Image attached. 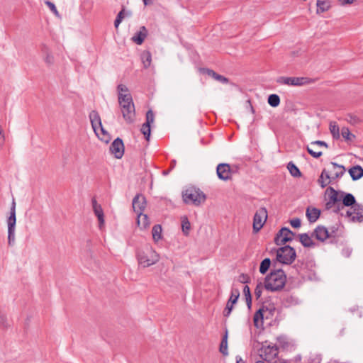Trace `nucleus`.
Here are the masks:
<instances>
[{"label": "nucleus", "mask_w": 363, "mask_h": 363, "mask_svg": "<svg viewBox=\"0 0 363 363\" xmlns=\"http://www.w3.org/2000/svg\"><path fill=\"white\" fill-rule=\"evenodd\" d=\"M118 104L124 120L128 123H133L135 120V110L131 94H119Z\"/></svg>", "instance_id": "nucleus-1"}, {"label": "nucleus", "mask_w": 363, "mask_h": 363, "mask_svg": "<svg viewBox=\"0 0 363 363\" xmlns=\"http://www.w3.org/2000/svg\"><path fill=\"white\" fill-rule=\"evenodd\" d=\"M286 275L282 269H277L267 275L264 281V288L269 291L281 290L285 285Z\"/></svg>", "instance_id": "nucleus-2"}, {"label": "nucleus", "mask_w": 363, "mask_h": 363, "mask_svg": "<svg viewBox=\"0 0 363 363\" xmlns=\"http://www.w3.org/2000/svg\"><path fill=\"white\" fill-rule=\"evenodd\" d=\"M183 201L186 204L199 206L204 203L206 195L199 189L191 187L182 192Z\"/></svg>", "instance_id": "nucleus-3"}, {"label": "nucleus", "mask_w": 363, "mask_h": 363, "mask_svg": "<svg viewBox=\"0 0 363 363\" xmlns=\"http://www.w3.org/2000/svg\"><path fill=\"white\" fill-rule=\"evenodd\" d=\"M16 201L13 199L10 208V215L7 218L6 223L8 225V244L12 246L15 243L16 224Z\"/></svg>", "instance_id": "nucleus-4"}, {"label": "nucleus", "mask_w": 363, "mask_h": 363, "mask_svg": "<svg viewBox=\"0 0 363 363\" xmlns=\"http://www.w3.org/2000/svg\"><path fill=\"white\" fill-rule=\"evenodd\" d=\"M296 250L289 245H285L277 250V259L280 263L291 264L296 259Z\"/></svg>", "instance_id": "nucleus-5"}, {"label": "nucleus", "mask_w": 363, "mask_h": 363, "mask_svg": "<svg viewBox=\"0 0 363 363\" xmlns=\"http://www.w3.org/2000/svg\"><path fill=\"white\" fill-rule=\"evenodd\" d=\"M138 262L143 267H150L159 260V256L152 248L146 252H139L137 255Z\"/></svg>", "instance_id": "nucleus-6"}, {"label": "nucleus", "mask_w": 363, "mask_h": 363, "mask_svg": "<svg viewBox=\"0 0 363 363\" xmlns=\"http://www.w3.org/2000/svg\"><path fill=\"white\" fill-rule=\"evenodd\" d=\"M340 191H336L333 187H328L327 189V193L328 195V200L325 203L326 209H331L335 207L334 209L335 213L340 212V206H341V198H340Z\"/></svg>", "instance_id": "nucleus-7"}, {"label": "nucleus", "mask_w": 363, "mask_h": 363, "mask_svg": "<svg viewBox=\"0 0 363 363\" xmlns=\"http://www.w3.org/2000/svg\"><path fill=\"white\" fill-rule=\"evenodd\" d=\"M278 353V347L276 345H263L259 350L260 357L267 363H272L274 360H277Z\"/></svg>", "instance_id": "nucleus-8"}, {"label": "nucleus", "mask_w": 363, "mask_h": 363, "mask_svg": "<svg viewBox=\"0 0 363 363\" xmlns=\"http://www.w3.org/2000/svg\"><path fill=\"white\" fill-rule=\"evenodd\" d=\"M295 233L286 227L281 228L274 238V242L277 245H283L293 240Z\"/></svg>", "instance_id": "nucleus-9"}, {"label": "nucleus", "mask_w": 363, "mask_h": 363, "mask_svg": "<svg viewBox=\"0 0 363 363\" xmlns=\"http://www.w3.org/2000/svg\"><path fill=\"white\" fill-rule=\"evenodd\" d=\"M267 218V211L265 208H259L253 218V231L257 233L262 228Z\"/></svg>", "instance_id": "nucleus-10"}, {"label": "nucleus", "mask_w": 363, "mask_h": 363, "mask_svg": "<svg viewBox=\"0 0 363 363\" xmlns=\"http://www.w3.org/2000/svg\"><path fill=\"white\" fill-rule=\"evenodd\" d=\"M278 83L289 86H303L312 82V79L308 77H281L277 80Z\"/></svg>", "instance_id": "nucleus-11"}, {"label": "nucleus", "mask_w": 363, "mask_h": 363, "mask_svg": "<svg viewBox=\"0 0 363 363\" xmlns=\"http://www.w3.org/2000/svg\"><path fill=\"white\" fill-rule=\"evenodd\" d=\"M346 216L350 218L352 222L363 221V206L359 203L355 204L350 210L346 211Z\"/></svg>", "instance_id": "nucleus-12"}, {"label": "nucleus", "mask_w": 363, "mask_h": 363, "mask_svg": "<svg viewBox=\"0 0 363 363\" xmlns=\"http://www.w3.org/2000/svg\"><path fill=\"white\" fill-rule=\"evenodd\" d=\"M110 151L117 159H121L124 154V145L123 140L117 138L110 145Z\"/></svg>", "instance_id": "nucleus-13"}, {"label": "nucleus", "mask_w": 363, "mask_h": 363, "mask_svg": "<svg viewBox=\"0 0 363 363\" xmlns=\"http://www.w3.org/2000/svg\"><path fill=\"white\" fill-rule=\"evenodd\" d=\"M218 177L223 181L231 179L232 171L230 166L227 163H220L216 167Z\"/></svg>", "instance_id": "nucleus-14"}, {"label": "nucleus", "mask_w": 363, "mask_h": 363, "mask_svg": "<svg viewBox=\"0 0 363 363\" xmlns=\"http://www.w3.org/2000/svg\"><path fill=\"white\" fill-rule=\"evenodd\" d=\"M341 198V206L340 211L343 210L346 207H352L357 204L356 199L353 194L350 193H346L345 191H340Z\"/></svg>", "instance_id": "nucleus-15"}, {"label": "nucleus", "mask_w": 363, "mask_h": 363, "mask_svg": "<svg viewBox=\"0 0 363 363\" xmlns=\"http://www.w3.org/2000/svg\"><path fill=\"white\" fill-rule=\"evenodd\" d=\"M133 208L136 213L143 212L146 206V199L141 194H137L133 199Z\"/></svg>", "instance_id": "nucleus-16"}, {"label": "nucleus", "mask_w": 363, "mask_h": 363, "mask_svg": "<svg viewBox=\"0 0 363 363\" xmlns=\"http://www.w3.org/2000/svg\"><path fill=\"white\" fill-rule=\"evenodd\" d=\"M312 236H314L318 240L323 242L326 239H329V230L325 226L318 225L315 228Z\"/></svg>", "instance_id": "nucleus-17"}, {"label": "nucleus", "mask_w": 363, "mask_h": 363, "mask_svg": "<svg viewBox=\"0 0 363 363\" xmlns=\"http://www.w3.org/2000/svg\"><path fill=\"white\" fill-rule=\"evenodd\" d=\"M89 119L94 131L98 136H99L98 133V127L101 126L102 123L99 113L94 110L91 111L89 113Z\"/></svg>", "instance_id": "nucleus-18"}, {"label": "nucleus", "mask_w": 363, "mask_h": 363, "mask_svg": "<svg viewBox=\"0 0 363 363\" xmlns=\"http://www.w3.org/2000/svg\"><path fill=\"white\" fill-rule=\"evenodd\" d=\"M147 33L148 32L145 26H141L140 30L132 37L131 40L137 45H141L147 36Z\"/></svg>", "instance_id": "nucleus-19"}, {"label": "nucleus", "mask_w": 363, "mask_h": 363, "mask_svg": "<svg viewBox=\"0 0 363 363\" xmlns=\"http://www.w3.org/2000/svg\"><path fill=\"white\" fill-rule=\"evenodd\" d=\"M93 210L94 212V214L98 218V220L99 221L100 226L104 223V211L101 206V205L98 204L96 200L95 199H93L91 201Z\"/></svg>", "instance_id": "nucleus-20"}, {"label": "nucleus", "mask_w": 363, "mask_h": 363, "mask_svg": "<svg viewBox=\"0 0 363 363\" xmlns=\"http://www.w3.org/2000/svg\"><path fill=\"white\" fill-rule=\"evenodd\" d=\"M306 217L310 223L315 222L320 214V211L316 208L308 207L306 209Z\"/></svg>", "instance_id": "nucleus-21"}, {"label": "nucleus", "mask_w": 363, "mask_h": 363, "mask_svg": "<svg viewBox=\"0 0 363 363\" xmlns=\"http://www.w3.org/2000/svg\"><path fill=\"white\" fill-rule=\"evenodd\" d=\"M352 180L356 181L363 177V168L359 165L352 167L349 169Z\"/></svg>", "instance_id": "nucleus-22"}, {"label": "nucleus", "mask_w": 363, "mask_h": 363, "mask_svg": "<svg viewBox=\"0 0 363 363\" xmlns=\"http://www.w3.org/2000/svg\"><path fill=\"white\" fill-rule=\"evenodd\" d=\"M203 72L205 74H207L208 76L211 77L212 78L215 79L216 80L223 83V84H227L228 82V79L225 77L217 74L216 72H214L212 69H203Z\"/></svg>", "instance_id": "nucleus-23"}, {"label": "nucleus", "mask_w": 363, "mask_h": 363, "mask_svg": "<svg viewBox=\"0 0 363 363\" xmlns=\"http://www.w3.org/2000/svg\"><path fill=\"white\" fill-rule=\"evenodd\" d=\"M299 240L301 243L305 247H313L315 242L312 240L311 238L307 233H302L299 235Z\"/></svg>", "instance_id": "nucleus-24"}, {"label": "nucleus", "mask_w": 363, "mask_h": 363, "mask_svg": "<svg viewBox=\"0 0 363 363\" xmlns=\"http://www.w3.org/2000/svg\"><path fill=\"white\" fill-rule=\"evenodd\" d=\"M138 226L142 228L145 229L149 225V218L146 214H143V212L138 213Z\"/></svg>", "instance_id": "nucleus-25"}, {"label": "nucleus", "mask_w": 363, "mask_h": 363, "mask_svg": "<svg viewBox=\"0 0 363 363\" xmlns=\"http://www.w3.org/2000/svg\"><path fill=\"white\" fill-rule=\"evenodd\" d=\"M264 308H259L254 315L253 321L256 328H259L263 324Z\"/></svg>", "instance_id": "nucleus-26"}, {"label": "nucleus", "mask_w": 363, "mask_h": 363, "mask_svg": "<svg viewBox=\"0 0 363 363\" xmlns=\"http://www.w3.org/2000/svg\"><path fill=\"white\" fill-rule=\"evenodd\" d=\"M329 230V239L330 242H337V238L340 236V232L339 228L336 226L331 227Z\"/></svg>", "instance_id": "nucleus-27"}, {"label": "nucleus", "mask_w": 363, "mask_h": 363, "mask_svg": "<svg viewBox=\"0 0 363 363\" xmlns=\"http://www.w3.org/2000/svg\"><path fill=\"white\" fill-rule=\"evenodd\" d=\"M331 165L333 166V170L335 171L334 176L332 177L333 179L341 177L344 174L345 172L344 166L337 164L336 162H331Z\"/></svg>", "instance_id": "nucleus-28"}, {"label": "nucleus", "mask_w": 363, "mask_h": 363, "mask_svg": "<svg viewBox=\"0 0 363 363\" xmlns=\"http://www.w3.org/2000/svg\"><path fill=\"white\" fill-rule=\"evenodd\" d=\"M162 227L160 225H155L152 230V238L155 242L162 238Z\"/></svg>", "instance_id": "nucleus-29"}, {"label": "nucleus", "mask_w": 363, "mask_h": 363, "mask_svg": "<svg viewBox=\"0 0 363 363\" xmlns=\"http://www.w3.org/2000/svg\"><path fill=\"white\" fill-rule=\"evenodd\" d=\"M287 168L293 177H299L301 176L299 169L292 162L288 163Z\"/></svg>", "instance_id": "nucleus-30"}, {"label": "nucleus", "mask_w": 363, "mask_h": 363, "mask_svg": "<svg viewBox=\"0 0 363 363\" xmlns=\"http://www.w3.org/2000/svg\"><path fill=\"white\" fill-rule=\"evenodd\" d=\"M239 297H240V289L238 288L235 287V285H233L231 289L230 296L229 298L228 301H230L233 303H236Z\"/></svg>", "instance_id": "nucleus-31"}, {"label": "nucleus", "mask_w": 363, "mask_h": 363, "mask_svg": "<svg viewBox=\"0 0 363 363\" xmlns=\"http://www.w3.org/2000/svg\"><path fill=\"white\" fill-rule=\"evenodd\" d=\"M317 13H323L328 11L330 8L329 2L326 1L318 0L316 3Z\"/></svg>", "instance_id": "nucleus-32"}, {"label": "nucleus", "mask_w": 363, "mask_h": 363, "mask_svg": "<svg viewBox=\"0 0 363 363\" xmlns=\"http://www.w3.org/2000/svg\"><path fill=\"white\" fill-rule=\"evenodd\" d=\"M141 58L143 60L144 67L147 68L150 65L152 61L151 53L149 51H145L143 52Z\"/></svg>", "instance_id": "nucleus-33"}, {"label": "nucleus", "mask_w": 363, "mask_h": 363, "mask_svg": "<svg viewBox=\"0 0 363 363\" xmlns=\"http://www.w3.org/2000/svg\"><path fill=\"white\" fill-rule=\"evenodd\" d=\"M268 104L272 107H277L280 104V98L277 94H272L268 96Z\"/></svg>", "instance_id": "nucleus-34"}, {"label": "nucleus", "mask_w": 363, "mask_h": 363, "mask_svg": "<svg viewBox=\"0 0 363 363\" xmlns=\"http://www.w3.org/2000/svg\"><path fill=\"white\" fill-rule=\"evenodd\" d=\"M271 265V260L269 258L264 259L260 263L259 272L264 274L269 269Z\"/></svg>", "instance_id": "nucleus-35"}, {"label": "nucleus", "mask_w": 363, "mask_h": 363, "mask_svg": "<svg viewBox=\"0 0 363 363\" xmlns=\"http://www.w3.org/2000/svg\"><path fill=\"white\" fill-rule=\"evenodd\" d=\"M228 340V333L226 331L225 335L223 336V337L222 339V341H221V343L220 345V352L223 355H227L228 354V340Z\"/></svg>", "instance_id": "nucleus-36"}, {"label": "nucleus", "mask_w": 363, "mask_h": 363, "mask_svg": "<svg viewBox=\"0 0 363 363\" xmlns=\"http://www.w3.org/2000/svg\"><path fill=\"white\" fill-rule=\"evenodd\" d=\"M330 131L335 139L340 138V128L339 126L335 122L330 123Z\"/></svg>", "instance_id": "nucleus-37"}, {"label": "nucleus", "mask_w": 363, "mask_h": 363, "mask_svg": "<svg viewBox=\"0 0 363 363\" xmlns=\"http://www.w3.org/2000/svg\"><path fill=\"white\" fill-rule=\"evenodd\" d=\"M345 120L352 125H356L361 123V120L359 117L351 113H349L346 116Z\"/></svg>", "instance_id": "nucleus-38"}, {"label": "nucleus", "mask_w": 363, "mask_h": 363, "mask_svg": "<svg viewBox=\"0 0 363 363\" xmlns=\"http://www.w3.org/2000/svg\"><path fill=\"white\" fill-rule=\"evenodd\" d=\"M141 133L144 135L146 140H150V133H151V125H148V123H143L141 128Z\"/></svg>", "instance_id": "nucleus-39"}, {"label": "nucleus", "mask_w": 363, "mask_h": 363, "mask_svg": "<svg viewBox=\"0 0 363 363\" xmlns=\"http://www.w3.org/2000/svg\"><path fill=\"white\" fill-rule=\"evenodd\" d=\"M191 228L190 222L186 217H184L182 220V228L185 235H189V232Z\"/></svg>", "instance_id": "nucleus-40"}, {"label": "nucleus", "mask_w": 363, "mask_h": 363, "mask_svg": "<svg viewBox=\"0 0 363 363\" xmlns=\"http://www.w3.org/2000/svg\"><path fill=\"white\" fill-rule=\"evenodd\" d=\"M342 136L346 140H351L352 138H354L355 136L352 134L349 130L348 128H342L341 130Z\"/></svg>", "instance_id": "nucleus-41"}, {"label": "nucleus", "mask_w": 363, "mask_h": 363, "mask_svg": "<svg viewBox=\"0 0 363 363\" xmlns=\"http://www.w3.org/2000/svg\"><path fill=\"white\" fill-rule=\"evenodd\" d=\"M315 147H311V144L306 147V150L314 158H318L322 155V152L315 151V149H313Z\"/></svg>", "instance_id": "nucleus-42"}, {"label": "nucleus", "mask_w": 363, "mask_h": 363, "mask_svg": "<svg viewBox=\"0 0 363 363\" xmlns=\"http://www.w3.org/2000/svg\"><path fill=\"white\" fill-rule=\"evenodd\" d=\"M234 304L235 303H233L230 301H228L227 302L226 306H225V309L223 311V315L225 317H228L230 315V314L231 313V311L233 310Z\"/></svg>", "instance_id": "nucleus-43"}, {"label": "nucleus", "mask_w": 363, "mask_h": 363, "mask_svg": "<svg viewBox=\"0 0 363 363\" xmlns=\"http://www.w3.org/2000/svg\"><path fill=\"white\" fill-rule=\"evenodd\" d=\"M155 120V114L152 110H149L146 113V121L145 123H148V125H151Z\"/></svg>", "instance_id": "nucleus-44"}, {"label": "nucleus", "mask_w": 363, "mask_h": 363, "mask_svg": "<svg viewBox=\"0 0 363 363\" xmlns=\"http://www.w3.org/2000/svg\"><path fill=\"white\" fill-rule=\"evenodd\" d=\"M45 3L55 16H59L58 11H57L55 5L52 2L50 1H46Z\"/></svg>", "instance_id": "nucleus-45"}, {"label": "nucleus", "mask_w": 363, "mask_h": 363, "mask_svg": "<svg viewBox=\"0 0 363 363\" xmlns=\"http://www.w3.org/2000/svg\"><path fill=\"white\" fill-rule=\"evenodd\" d=\"M131 12L130 11H125L124 9H123L117 15L116 18L119 20H121V21H123V19L125 18V15L128 16H131Z\"/></svg>", "instance_id": "nucleus-46"}, {"label": "nucleus", "mask_w": 363, "mask_h": 363, "mask_svg": "<svg viewBox=\"0 0 363 363\" xmlns=\"http://www.w3.org/2000/svg\"><path fill=\"white\" fill-rule=\"evenodd\" d=\"M263 285L262 283H259L257 285L255 289V295L257 297V298H259L262 292Z\"/></svg>", "instance_id": "nucleus-47"}, {"label": "nucleus", "mask_w": 363, "mask_h": 363, "mask_svg": "<svg viewBox=\"0 0 363 363\" xmlns=\"http://www.w3.org/2000/svg\"><path fill=\"white\" fill-rule=\"evenodd\" d=\"M315 145L319 147H325L326 148L328 147V144L322 140H315L311 143V147H315Z\"/></svg>", "instance_id": "nucleus-48"}, {"label": "nucleus", "mask_w": 363, "mask_h": 363, "mask_svg": "<svg viewBox=\"0 0 363 363\" xmlns=\"http://www.w3.org/2000/svg\"><path fill=\"white\" fill-rule=\"evenodd\" d=\"M290 223L293 228H298L301 226V222L299 218H296L291 220Z\"/></svg>", "instance_id": "nucleus-49"}, {"label": "nucleus", "mask_w": 363, "mask_h": 363, "mask_svg": "<svg viewBox=\"0 0 363 363\" xmlns=\"http://www.w3.org/2000/svg\"><path fill=\"white\" fill-rule=\"evenodd\" d=\"M117 89H118V95L119 94H124L123 93H126V92L128 91V89L127 88V86L123 85V84L118 85Z\"/></svg>", "instance_id": "nucleus-50"}, {"label": "nucleus", "mask_w": 363, "mask_h": 363, "mask_svg": "<svg viewBox=\"0 0 363 363\" xmlns=\"http://www.w3.org/2000/svg\"><path fill=\"white\" fill-rule=\"evenodd\" d=\"M318 182L322 188H325L328 184H329L330 183V181L325 180V178H323L321 179L320 177H319Z\"/></svg>", "instance_id": "nucleus-51"}, {"label": "nucleus", "mask_w": 363, "mask_h": 363, "mask_svg": "<svg viewBox=\"0 0 363 363\" xmlns=\"http://www.w3.org/2000/svg\"><path fill=\"white\" fill-rule=\"evenodd\" d=\"M4 141H5V136L4 134V130H3L1 125H0V147H1L4 145Z\"/></svg>", "instance_id": "nucleus-52"}, {"label": "nucleus", "mask_w": 363, "mask_h": 363, "mask_svg": "<svg viewBox=\"0 0 363 363\" xmlns=\"http://www.w3.org/2000/svg\"><path fill=\"white\" fill-rule=\"evenodd\" d=\"M323 178H325V180L330 181V176L328 172H327L325 169H323L321 172L320 179H322Z\"/></svg>", "instance_id": "nucleus-53"}, {"label": "nucleus", "mask_w": 363, "mask_h": 363, "mask_svg": "<svg viewBox=\"0 0 363 363\" xmlns=\"http://www.w3.org/2000/svg\"><path fill=\"white\" fill-rule=\"evenodd\" d=\"M6 316L0 312V326L6 327Z\"/></svg>", "instance_id": "nucleus-54"}, {"label": "nucleus", "mask_w": 363, "mask_h": 363, "mask_svg": "<svg viewBox=\"0 0 363 363\" xmlns=\"http://www.w3.org/2000/svg\"><path fill=\"white\" fill-rule=\"evenodd\" d=\"M45 62L48 65L52 64L53 63V56L50 54H47L46 57H45Z\"/></svg>", "instance_id": "nucleus-55"}, {"label": "nucleus", "mask_w": 363, "mask_h": 363, "mask_svg": "<svg viewBox=\"0 0 363 363\" xmlns=\"http://www.w3.org/2000/svg\"><path fill=\"white\" fill-rule=\"evenodd\" d=\"M243 294L245 297L251 296L250 289L248 286L246 285L243 287Z\"/></svg>", "instance_id": "nucleus-56"}, {"label": "nucleus", "mask_w": 363, "mask_h": 363, "mask_svg": "<svg viewBox=\"0 0 363 363\" xmlns=\"http://www.w3.org/2000/svg\"><path fill=\"white\" fill-rule=\"evenodd\" d=\"M246 303L247 305L248 308H251L252 306V296H248L247 297H245Z\"/></svg>", "instance_id": "nucleus-57"}, {"label": "nucleus", "mask_w": 363, "mask_h": 363, "mask_svg": "<svg viewBox=\"0 0 363 363\" xmlns=\"http://www.w3.org/2000/svg\"><path fill=\"white\" fill-rule=\"evenodd\" d=\"M239 279L241 283L247 282V277L245 274H242L241 276H240Z\"/></svg>", "instance_id": "nucleus-58"}, {"label": "nucleus", "mask_w": 363, "mask_h": 363, "mask_svg": "<svg viewBox=\"0 0 363 363\" xmlns=\"http://www.w3.org/2000/svg\"><path fill=\"white\" fill-rule=\"evenodd\" d=\"M342 5L352 4L355 0H339Z\"/></svg>", "instance_id": "nucleus-59"}, {"label": "nucleus", "mask_w": 363, "mask_h": 363, "mask_svg": "<svg viewBox=\"0 0 363 363\" xmlns=\"http://www.w3.org/2000/svg\"><path fill=\"white\" fill-rule=\"evenodd\" d=\"M101 131V133L104 135H107V132L104 130V128H103V126H99L98 127V132L99 131Z\"/></svg>", "instance_id": "nucleus-60"}, {"label": "nucleus", "mask_w": 363, "mask_h": 363, "mask_svg": "<svg viewBox=\"0 0 363 363\" xmlns=\"http://www.w3.org/2000/svg\"><path fill=\"white\" fill-rule=\"evenodd\" d=\"M121 23V21L118 19L117 18L115 19V21H114V26L116 28H118V26L120 25V23Z\"/></svg>", "instance_id": "nucleus-61"}, {"label": "nucleus", "mask_w": 363, "mask_h": 363, "mask_svg": "<svg viewBox=\"0 0 363 363\" xmlns=\"http://www.w3.org/2000/svg\"><path fill=\"white\" fill-rule=\"evenodd\" d=\"M236 362L237 363H245L244 361L242 359V358L240 356L236 357Z\"/></svg>", "instance_id": "nucleus-62"}, {"label": "nucleus", "mask_w": 363, "mask_h": 363, "mask_svg": "<svg viewBox=\"0 0 363 363\" xmlns=\"http://www.w3.org/2000/svg\"><path fill=\"white\" fill-rule=\"evenodd\" d=\"M143 3H144V4H145V6H147V5H148V4H151V3H152V1H150V0H143Z\"/></svg>", "instance_id": "nucleus-63"}, {"label": "nucleus", "mask_w": 363, "mask_h": 363, "mask_svg": "<svg viewBox=\"0 0 363 363\" xmlns=\"http://www.w3.org/2000/svg\"><path fill=\"white\" fill-rule=\"evenodd\" d=\"M256 363H267L264 360L257 361Z\"/></svg>", "instance_id": "nucleus-64"}]
</instances>
